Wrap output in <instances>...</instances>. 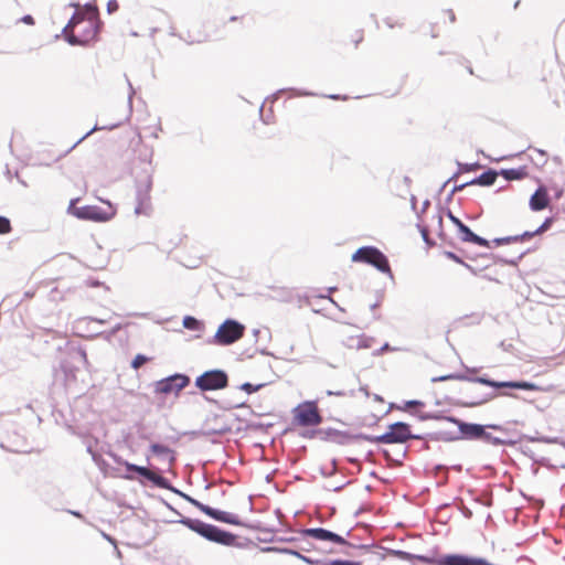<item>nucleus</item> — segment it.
Returning <instances> with one entry per match:
<instances>
[{
    "instance_id": "1",
    "label": "nucleus",
    "mask_w": 565,
    "mask_h": 565,
    "mask_svg": "<svg viewBox=\"0 0 565 565\" xmlns=\"http://www.w3.org/2000/svg\"><path fill=\"white\" fill-rule=\"evenodd\" d=\"M98 32V12L92 7L77 10L63 29L66 40L73 45H86L95 41Z\"/></svg>"
},
{
    "instance_id": "2",
    "label": "nucleus",
    "mask_w": 565,
    "mask_h": 565,
    "mask_svg": "<svg viewBox=\"0 0 565 565\" xmlns=\"http://www.w3.org/2000/svg\"><path fill=\"white\" fill-rule=\"evenodd\" d=\"M181 523L209 541L223 545H232L235 542L234 534L223 531L215 525L204 523L200 520L186 518L182 519Z\"/></svg>"
},
{
    "instance_id": "3",
    "label": "nucleus",
    "mask_w": 565,
    "mask_h": 565,
    "mask_svg": "<svg viewBox=\"0 0 565 565\" xmlns=\"http://www.w3.org/2000/svg\"><path fill=\"white\" fill-rule=\"evenodd\" d=\"M79 199H73L68 205V213L81 220L94 221V222H106L114 216L111 206L108 209H102L97 205H85L76 206Z\"/></svg>"
},
{
    "instance_id": "4",
    "label": "nucleus",
    "mask_w": 565,
    "mask_h": 565,
    "mask_svg": "<svg viewBox=\"0 0 565 565\" xmlns=\"http://www.w3.org/2000/svg\"><path fill=\"white\" fill-rule=\"evenodd\" d=\"M294 422L301 427L318 426L322 423L318 405L313 401L299 404L294 409Z\"/></svg>"
},
{
    "instance_id": "5",
    "label": "nucleus",
    "mask_w": 565,
    "mask_h": 565,
    "mask_svg": "<svg viewBox=\"0 0 565 565\" xmlns=\"http://www.w3.org/2000/svg\"><path fill=\"white\" fill-rule=\"evenodd\" d=\"M352 260L356 263L370 264L382 273H390L391 270L386 256L380 249L372 246L359 248L352 255Z\"/></svg>"
},
{
    "instance_id": "6",
    "label": "nucleus",
    "mask_w": 565,
    "mask_h": 565,
    "mask_svg": "<svg viewBox=\"0 0 565 565\" xmlns=\"http://www.w3.org/2000/svg\"><path fill=\"white\" fill-rule=\"evenodd\" d=\"M245 327L235 320H225L214 335V342L220 345L232 344L243 338Z\"/></svg>"
},
{
    "instance_id": "7",
    "label": "nucleus",
    "mask_w": 565,
    "mask_h": 565,
    "mask_svg": "<svg viewBox=\"0 0 565 565\" xmlns=\"http://www.w3.org/2000/svg\"><path fill=\"white\" fill-rule=\"evenodd\" d=\"M412 438H414V436L411 434L409 426L405 423L398 422L392 424L385 434L374 437L371 440L377 444H394L405 443Z\"/></svg>"
},
{
    "instance_id": "8",
    "label": "nucleus",
    "mask_w": 565,
    "mask_h": 565,
    "mask_svg": "<svg viewBox=\"0 0 565 565\" xmlns=\"http://www.w3.org/2000/svg\"><path fill=\"white\" fill-rule=\"evenodd\" d=\"M228 379L225 372L221 370L207 371L196 377L195 385L201 391L222 390L227 386Z\"/></svg>"
},
{
    "instance_id": "9",
    "label": "nucleus",
    "mask_w": 565,
    "mask_h": 565,
    "mask_svg": "<svg viewBox=\"0 0 565 565\" xmlns=\"http://www.w3.org/2000/svg\"><path fill=\"white\" fill-rule=\"evenodd\" d=\"M190 377L184 374H174L169 377L162 379L156 383V393L159 394H174L179 393L189 385Z\"/></svg>"
},
{
    "instance_id": "10",
    "label": "nucleus",
    "mask_w": 565,
    "mask_h": 565,
    "mask_svg": "<svg viewBox=\"0 0 565 565\" xmlns=\"http://www.w3.org/2000/svg\"><path fill=\"white\" fill-rule=\"evenodd\" d=\"M194 504L206 515H209L210 518L216 520V521H221V522H224V523H227V524H232V525H239L241 524V520L239 518L234 514V513H231V512H226V511H221V510H216V509H213L209 505H205V504H202L198 501H194Z\"/></svg>"
},
{
    "instance_id": "11",
    "label": "nucleus",
    "mask_w": 565,
    "mask_h": 565,
    "mask_svg": "<svg viewBox=\"0 0 565 565\" xmlns=\"http://www.w3.org/2000/svg\"><path fill=\"white\" fill-rule=\"evenodd\" d=\"M151 181L147 180L145 181L138 189L137 193V205L135 207L136 214L140 215H148L151 211Z\"/></svg>"
},
{
    "instance_id": "12",
    "label": "nucleus",
    "mask_w": 565,
    "mask_h": 565,
    "mask_svg": "<svg viewBox=\"0 0 565 565\" xmlns=\"http://www.w3.org/2000/svg\"><path fill=\"white\" fill-rule=\"evenodd\" d=\"M478 383L495 387V388H519L525 391H539L540 386L534 383L525 382V381H509V382H498L493 380H488L483 377L477 379Z\"/></svg>"
},
{
    "instance_id": "13",
    "label": "nucleus",
    "mask_w": 565,
    "mask_h": 565,
    "mask_svg": "<svg viewBox=\"0 0 565 565\" xmlns=\"http://www.w3.org/2000/svg\"><path fill=\"white\" fill-rule=\"evenodd\" d=\"M302 535L318 541H328L340 545L348 544L342 536L321 527L306 529L302 531Z\"/></svg>"
},
{
    "instance_id": "14",
    "label": "nucleus",
    "mask_w": 565,
    "mask_h": 565,
    "mask_svg": "<svg viewBox=\"0 0 565 565\" xmlns=\"http://www.w3.org/2000/svg\"><path fill=\"white\" fill-rule=\"evenodd\" d=\"M552 224H553V218L548 217L534 232H524L521 235L497 238V239H494V243L497 245H502V244H509V243H514V242H523V241L532 238L534 235H540V234L544 233L545 231H547L551 227Z\"/></svg>"
},
{
    "instance_id": "15",
    "label": "nucleus",
    "mask_w": 565,
    "mask_h": 565,
    "mask_svg": "<svg viewBox=\"0 0 565 565\" xmlns=\"http://www.w3.org/2000/svg\"><path fill=\"white\" fill-rule=\"evenodd\" d=\"M550 204L547 189L540 186L530 199V207L532 211H542Z\"/></svg>"
},
{
    "instance_id": "16",
    "label": "nucleus",
    "mask_w": 565,
    "mask_h": 565,
    "mask_svg": "<svg viewBox=\"0 0 565 565\" xmlns=\"http://www.w3.org/2000/svg\"><path fill=\"white\" fill-rule=\"evenodd\" d=\"M374 339L364 334L350 335L345 340L347 348L351 350L370 349L373 347Z\"/></svg>"
},
{
    "instance_id": "17",
    "label": "nucleus",
    "mask_w": 565,
    "mask_h": 565,
    "mask_svg": "<svg viewBox=\"0 0 565 565\" xmlns=\"http://www.w3.org/2000/svg\"><path fill=\"white\" fill-rule=\"evenodd\" d=\"M124 466L128 471L137 472L156 484H160L162 481V477L147 467L137 466L127 461L124 462Z\"/></svg>"
},
{
    "instance_id": "18",
    "label": "nucleus",
    "mask_w": 565,
    "mask_h": 565,
    "mask_svg": "<svg viewBox=\"0 0 565 565\" xmlns=\"http://www.w3.org/2000/svg\"><path fill=\"white\" fill-rule=\"evenodd\" d=\"M459 237L462 242H469L473 243L476 245L482 246V247H490V244L487 239L478 236L467 225H461V227L458 230Z\"/></svg>"
},
{
    "instance_id": "19",
    "label": "nucleus",
    "mask_w": 565,
    "mask_h": 565,
    "mask_svg": "<svg viewBox=\"0 0 565 565\" xmlns=\"http://www.w3.org/2000/svg\"><path fill=\"white\" fill-rule=\"evenodd\" d=\"M499 174L508 181L523 180L529 177V170L526 167L502 169Z\"/></svg>"
},
{
    "instance_id": "20",
    "label": "nucleus",
    "mask_w": 565,
    "mask_h": 565,
    "mask_svg": "<svg viewBox=\"0 0 565 565\" xmlns=\"http://www.w3.org/2000/svg\"><path fill=\"white\" fill-rule=\"evenodd\" d=\"M498 175H499L498 172H495L493 170H489V171H486L484 173H482L480 177L471 180L470 182H467V184L482 185V186L492 185L495 182Z\"/></svg>"
},
{
    "instance_id": "21",
    "label": "nucleus",
    "mask_w": 565,
    "mask_h": 565,
    "mask_svg": "<svg viewBox=\"0 0 565 565\" xmlns=\"http://www.w3.org/2000/svg\"><path fill=\"white\" fill-rule=\"evenodd\" d=\"M460 431L469 438H480L484 434V428L477 424H461Z\"/></svg>"
},
{
    "instance_id": "22",
    "label": "nucleus",
    "mask_w": 565,
    "mask_h": 565,
    "mask_svg": "<svg viewBox=\"0 0 565 565\" xmlns=\"http://www.w3.org/2000/svg\"><path fill=\"white\" fill-rule=\"evenodd\" d=\"M150 450L154 454V455H164V456H169V462L170 463H173L175 458H174V452L173 450H171L169 447L167 446H163V445H160V444H152L150 446Z\"/></svg>"
},
{
    "instance_id": "23",
    "label": "nucleus",
    "mask_w": 565,
    "mask_h": 565,
    "mask_svg": "<svg viewBox=\"0 0 565 565\" xmlns=\"http://www.w3.org/2000/svg\"><path fill=\"white\" fill-rule=\"evenodd\" d=\"M183 327L189 330H198L200 327V322L195 318L186 316L183 319Z\"/></svg>"
},
{
    "instance_id": "24",
    "label": "nucleus",
    "mask_w": 565,
    "mask_h": 565,
    "mask_svg": "<svg viewBox=\"0 0 565 565\" xmlns=\"http://www.w3.org/2000/svg\"><path fill=\"white\" fill-rule=\"evenodd\" d=\"M265 384H252V383H244L241 385V390L248 393V394H252V393H255L257 391H259L262 387H264Z\"/></svg>"
},
{
    "instance_id": "25",
    "label": "nucleus",
    "mask_w": 565,
    "mask_h": 565,
    "mask_svg": "<svg viewBox=\"0 0 565 565\" xmlns=\"http://www.w3.org/2000/svg\"><path fill=\"white\" fill-rule=\"evenodd\" d=\"M12 230L11 222L4 216H0V234H8Z\"/></svg>"
},
{
    "instance_id": "26",
    "label": "nucleus",
    "mask_w": 565,
    "mask_h": 565,
    "mask_svg": "<svg viewBox=\"0 0 565 565\" xmlns=\"http://www.w3.org/2000/svg\"><path fill=\"white\" fill-rule=\"evenodd\" d=\"M317 565H361L360 563L345 561V559H334L331 562H317Z\"/></svg>"
},
{
    "instance_id": "27",
    "label": "nucleus",
    "mask_w": 565,
    "mask_h": 565,
    "mask_svg": "<svg viewBox=\"0 0 565 565\" xmlns=\"http://www.w3.org/2000/svg\"><path fill=\"white\" fill-rule=\"evenodd\" d=\"M148 360H149V359H148L147 356H145V355H142V354H137V355L135 356V359L132 360V362H131V366H132V369L138 370V369H139V367H141L145 363H147V362H148Z\"/></svg>"
},
{
    "instance_id": "28",
    "label": "nucleus",
    "mask_w": 565,
    "mask_h": 565,
    "mask_svg": "<svg viewBox=\"0 0 565 565\" xmlns=\"http://www.w3.org/2000/svg\"><path fill=\"white\" fill-rule=\"evenodd\" d=\"M118 8H119V6H118V2L116 0L108 1V3H107V11L109 13H113V12L117 11Z\"/></svg>"
},
{
    "instance_id": "29",
    "label": "nucleus",
    "mask_w": 565,
    "mask_h": 565,
    "mask_svg": "<svg viewBox=\"0 0 565 565\" xmlns=\"http://www.w3.org/2000/svg\"><path fill=\"white\" fill-rule=\"evenodd\" d=\"M448 217L457 226L458 230L461 227V225H463V223L451 212H448Z\"/></svg>"
},
{
    "instance_id": "30",
    "label": "nucleus",
    "mask_w": 565,
    "mask_h": 565,
    "mask_svg": "<svg viewBox=\"0 0 565 565\" xmlns=\"http://www.w3.org/2000/svg\"><path fill=\"white\" fill-rule=\"evenodd\" d=\"M445 255L449 258V259H452L455 260L456 263H459V264H465L463 260L461 258H459L456 254L451 253V252H446Z\"/></svg>"
},
{
    "instance_id": "31",
    "label": "nucleus",
    "mask_w": 565,
    "mask_h": 565,
    "mask_svg": "<svg viewBox=\"0 0 565 565\" xmlns=\"http://www.w3.org/2000/svg\"><path fill=\"white\" fill-rule=\"evenodd\" d=\"M21 21L25 24H29V25H33L34 24V19L32 15H24Z\"/></svg>"
},
{
    "instance_id": "32",
    "label": "nucleus",
    "mask_w": 565,
    "mask_h": 565,
    "mask_svg": "<svg viewBox=\"0 0 565 565\" xmlns=\"http://www.w3.org/2000/svg\"><path fill=\"white\" fill-rule=\"evenodd\" d=\"M327 394L329 396L337 395V396H343V397L348 395L345 392H332V391H328Z\"/></svg>"
},
{
    "instance_id": "33",
    "label": "nucleus",
    "mask_w": 565,
    "mask_h": 565,
    "mask_svg": "<svg viewBox=\"0 0 565 565\" xmlns=\"http://www.w3.org/2000/svg\"><path fill=\"white\" fill-rule=\"evenodd\" d=\"M468 184L467 183H463V184H460V185H457L455 186L454 191L457 192V191H461L463 190Z\"/></svg>"
},
{
    "instance_id": "34",
    "label": "nucleus",
    "mask_w": 565,
    "mask_h": 565,
    "mask_svg": "<svg viewBox=\"0 0 565 565\" xmlns=\"http://www.w3.org/2000/svg\"><path fill=\"white\" fill-rule=\"evenodd\" d=\"M385 414H386V409H384V408H383V409L380 412V414L374 415V417H375V419H376V420H379V419H380L383 415H385Z\"/></svg>"
},
{
    "instance_id": "35",
    "label": "nucleus",
    "mask_w": 565,
    "mask_h": 565,
    "mask_svg": "<svg viewBox=\"0 0 565 565\" xmlns=\"http://www.w3.org/2000/svg\"><path fill=\"white\" fill-rule=\"evenodd\" d=\"M415 405H422V403H420V402H418V401H412V402H408V403H407V406H408V407H413V406H415Z\"/></svg>"
},
{
    "instance_id": "36",
    "label": "nucleus",
    "mask_w": 565,
    "mask_h": 565,
    "mask_svg": "<svg viewBox=\"0 0 565 565\" xmlns=\"http://www.w3.org/2000/svg\"><path fill=\"white\" fill-rule=\"evenodd\" d=\"M422 234H423L424 239L427 241L428 239V232H427L426 228L422 230Z\"/></svg>"
},
{
    "instance_id": "37",
    "label": "nucleus",
    "mask_w": 565,
    "mask_h": 565,
    "mask_svg": "<svg viewBox=\"0 0 565 565\" xmlns=\"http://www.w3.org/2000/svg\"><path fill=\"white\" fill-rule=\"evenodd\" d=\"M374 402H377L381 405H383V403H384V401L381 397H377V396L374 397Z\"/></svg>"
},
{
    "instance_id": "38",
    "label": "nucleus",
    "mask_w": 565,
    "mask_h": 565,
    "mask_svg": "<svg viewBox=\"0 0 565 565\" xmlns=\"http://www.w3.org/2000/svg\"><path fill=\"white\" fill-rule=\"evenodd\" d=\"M362 40H363V35L360 33V34H359V36H358V39L355 40V43L358 44V43H359L360 41H362Z\"/></svg>"
},
{
    "instance_id": "39",
    "label": "nucleus",
    "mask_w": 565,
    "mask_h": 565,
    "mask_svg": "<svg viewBox=\"0 0 565 565\" xmlns=\"http://www.w3.org/2000/svg\"><path fill=\"white\" fill-rule=\"evenodd\" d=\"M501 395H503V396H513V395H512V394H510V393H501Z\"/></svg>"
},
{
    "instance_id": "40",
    "label": "nucleus",
    "mask_w": 565,
    "mask_h": 565,
    "mask_svg": "<svg viewBox=\"0 0 565 565\" xmlns=\"http://www.w3.org/2000/svg\"><path fill=\"white\" fill-rule=\"evenodd\" d=\"M450 19L454 21L455 20V15L452 12H450Z\"/></svg>"
}]
</instances>
